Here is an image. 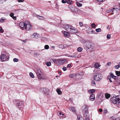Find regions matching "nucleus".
Listing matches in <instances>:
<instances>
[{
  "label": "nucleus",
  "instance_id": "16",
  "mask_svg": "<svg viewBox=\"0 0 120 120\" xmlns=\"http://www.w3.org/2000/svg\"><path fill=\"white\" fill-rule=\"evenodd\" d=\"M80 41L82 43H87L89 42V41H86L85 40L83 39H82L81 40H80Z\"/></svg>",
  "mask_w": 120,
  "mask_h": 120
},
{
  "label": "nucleus",
  "instance_id": "22",
  "mask_svg": "<svg viewBox=\"0 0 120 120\" xmlns=\"http://www.w3.org/2000/svg\"><path fill=\"white\" fill-rule=\"evenodd\" d=\"M70 110L73 112H75V109L74 107L70 108Z\"/></svg>",
  "mask_w": 120,
  "mask_h": 120
},
{
  "label": "nucleus",
  "instance_id": "5",
  "mask_svg": "<svg viewBox=\"0 0 120 120\" xmlns=\"http://www.w3.org/2000/svg\"><path fill=\"white\" fill-rule=\"evenodd\" d=\"M30 22L28 21H27L26 22V24L25 26V28L26 30H30L32 29V26L30 24Z\"/></svg>",
  "mask_w": 120,
  "mask_h": 120
},
{
  "label": "nucleus",
  "instance_id": "57",
  "mask_svg": "<svg viewBox=\"0 0 120 120\" xmlns=\"http://www.w3.org/2000/svg\"><path fill=\"white\" fill-rule=\"evenodd\" d=\"M111 62H108L107 64V65L108 66H110V65Z\"/></svg>",
  "mask_w": 120,
  "mask_h": 120
},
{
  "label": "nucleus",
  "instance_id": "28",
  "mask_svg": "<svg viewBox=\"0 0 120 120\" xmlns=\"http://www.w3.org/2000/svg\"><path fill=\"white\" fill-rule=\"evenodd\" d=\"M116 73V75L118 76H120V71H115Z\"/></svg>",
  "mask_w": 120,
  "mask_h": 120
},
{
  "label": "nucleus",
  "instance_id": "49",
  "mask_svg": "<svg viewBox=\"0 0 120 120\" xmlns=\"http://www.w3.org/2000/svg\"><path fill=\"white\" fill-rule=\"evenodd\" d=\"M62 69L64 71H65L67 70V68L66 67H64Z\"/></svg>",
  "mask_w": 120,
  "mask_h": 120
},
{
  "label": "nucleus",
  "instance_id": "63",
  "mask_svg": "<svg viewBox=\"0 0 120 120\" xmlns=\"http://www.w3.org/2000/svg\"><path fill=\"white\" fill-rule=\"evenodd\" d=\"M3 0H0V4H2L3 3Z\"/></svg>",
  "mask_w": 120,
  "mask_h": 120
},
{
  "label": "nucleus",
  "instance_id": "2",
  "mask_svg": "<svg viewBox=\"0 0 120 120\" xmlns=\"http://www.w3.org/2000/svg\"><path fill=\"white\" fill-rule=\"evenodd\" d=\"M94 80L96 81H99L102 78V76L101 74L98 73H95L94 74Z\"/></svg>",
  "mask_w": 120,
  "mask_h": 120
},
{
  "label": "nucleus",
  "instance_id": "3",
  "mask_svg": "<svg viewBox=\"0 0 120 120\" xmlns=\"http://www.w3.org/2000/svg\"><path fill=\"white\" fill-rule=\"evenodd\" d=\"M78 31L77 29L76 28L70 26V28L68 30V32L71 34H74L77 33Z\"/></svg>",
  "mask_w": 120,
  "mask_h": 120
},
{
  "label": "nucleus",
  "instance_id": "54",
  "mask_svg": "<svg viewBox=\"0 0 120 120\" xmlns=\"http://www.w3.org/2000/svg\"><path fill=\"white\" fill-rule=\"evenodd\" d=\"M83 73L82 72H79V74L80 75H83Z\"/></svg>",
  "mask_w": 120,
  "mask_h": 120
},
{
  "label": "nucleus",
  "instance_id": "32",
  "mask_svg": "<svg viewBox=\"0 0 120 120\" xmlns=\"http://www.w3.org/2000/svg\"><path fill=\"white\" fill-rule=\"evenodd\" d=\"M119 8H115V9L117 12L120 10V3L119 4Z\"/></svg>",
  "mask_w": 120,
  "mask_h": 120
},
{
  "label": "nucleus",
  "instance_id": "39",
  "mask_svg": "<svg viewBox=\"0 0 120 120\" xmlns=\"http://www.w3.org/2000/svg\"><path fill=\"white\" fill-rule=\"evenodd\" d=\"M33 35L35 37H37L38 36V34L36 33H34L33 34Z\"/></svg>",
  "mask_w": 120,
  "mask_h": 120
},
{
  "label": "nucleus",
  "instance_id": "37",
  "mask_svg": "<svg viewBox=\"0 0 120 120\" xmlns=\"http://www.w3.org/2000/svg\"><path fill=\"white\" fill-rule=\"evenodd\" d=\"M113 12H114V13L116 14L117 13V12L115 9V8H113Z\"/></svg>",
  "mask_w": 120,
  "mask_h": 120
},
{
  "label": "nucleus",
  "instance_id": "48",
  "mask_svg": "<svg viewBox=\"0 0 120 120\" xmlns=\"http://www.w3.org/2000/svg\"><path fill=\"white\" fill-rule=\"evenodd\" d=\"M79 24L80 25V26L81 27H82L83 26V23L82 22H79Z\"/></svg>",
  "mask_w": 120,
  "mask_h": 120
},
{
  "label": "nucleus",
  "instance_id": "51",
  "mask_svg": "<svg viewBox=\"0 0 120 120\" xmlns=\"http://www.w3.org/2000/svg\"><path fill=\"white\" fill-rule=\"evenodd\" d=\"M112 78L113 79H117V77L114 75L113 77H112Z\"/></svg>",
  "mask_w": 120,
  "mask_h": 120
},
{
  "label": "nucleus",
  "instance_id": "62",
  "mask_svg": "<svg viewBox=\"0 0 120 120\" xmlns=\"http://www.w3.org/2000/svg\"><path fill=\"white\" fill-rule=\"evenodd\" d=\"M53 61L54 62H57V60H55V59L53 60Z\"/></svg>",
  "mask_w": 120,
  "mask_h": 120
},
{
  "label": "nucleus",
  "instance_id": "53",
  "mask_svg": "<svg viewBox=\"0 0 120 120\" xmlns=\"http://www.w3.org/2000/svg\"><path fill=\"white\" fill-rule=\"evenodd\" d=\"M115 68H117V69H118V68H120V67L119 66V65H116L115 66Z\"/></svg>",
  "mask_w": 120,
  "mask_h": 120
},
{
  "label": "nucleus",
  "instance_id": "33",
  "mask_svg": "<svg viewBox=\"0 0 120 120\" xmlns=\"http://www.w3.org/2000/svg\"><path fill=\"white\" fill-rule=\"evenodd\" d=\"M76 4L77 6L80 7L82 6V4L78 2H76Z\"/></svg>",
  "mask_w": 120,
  "mask_h": 120
},
{
  "label": "nucleus",
  "instance_id": "7",
  "mask_svg": "<svg viewBox=\"0 0 120 120\" xmlns=\"http://www.w3.org/2000/svg\"><path fill=\"white\" fill-rule=\"evenodd\" d=\"M82 107L84 109L82 110V112L83 113H84L88 112V107L86 105H84L82 106Z\"/></svg>",
  "mask_w": 120,
  "mask_h": 120
},
{
  "label": "nucleus",
  "instance_id": "41",
  "mask_svg": "<svg viewBox=\"0 0 120 120\" xmlns=\"http://www.w3.org/2000/svg\"><path fill=\"white\" fill-rule=\"evenodd\" d=\"M21 105V102H19L18 103H16V106L17 105L18 106H20Z\"/></svg>",
  "mask_w": 120,
  "mask_h": 120
},
{
  "label": "nucleus",
  "instance_id": "36",
  "mask_svg": "<svg viewBox=\"0 0 120 120\" xmlns=\"http://www.w3.org/2000/svg\"><path fill=\"white\" fill-rule=\"evenodd\" d=\"M91 26L93 28H95V27L96 25L95 23H93L91 24Z\"/></svg>",
  "mask_w": 120,
  "mask_h": 120
},
{
  "label": "nucleus",
  "instance_id": "6",
  "mask_svg": "<svg viewBox=\"0 0 120 120\" xmlns=\"http://www.w3.org/2000/svg\"><path fill=\"white\" fill-rule=\"evenodd\" d=\"M41 90L43 93L46 95H48L49 93V91L48 89L45 87L41 88Z\"/></svg>",
  "mask_w": 120,
  "mask_h": 120
},
{
  "label": "nucleus",
  "instance_id": "38",
  "mask_svg": "<svg viewBox=\"0 0 120 120\" xmlns=\"http://www.w3.org/2000/svg\"><path fill=\"white\" fill-rule=\"evenodd\" d=\"M18 61V59L17 58H15L13 60V61L14 62H17Z\"/></svg>",
  "mask_w": 120,
  "mask_h": 120
},
{
  "label": "nucleus",
  "instance_id": "45",
  "mask_svg": "<svg viewBox=\"0 0 120 120\" xmlns=\"http://www.w3.org/2000/svg\"><path fill=\"white\" fill-rule=\"evenodd\" d=\"M61 2L65 4L67 3V1L66 0H62Z\"/></svg>",
  "mask_w": 120,
  "mask_h": 120
},
{
  "label": "nucleus",
  "instance_id": "24",
  "mask_svg": "<svg viewBox=\"0 0 120 120\" xmlns=\"http://www.w3.org/2000/svg\"><path fill=\"white\" fill-rule=\"evenodd\" d=\"M67 3L70 4H72L73 3L72 1L70 0H67Z\"/></svg>",
  "mask_w": 120,
  "mask_h": 120
},
{
  "label": "nucleus",
  "instance_id": "55",
  "mask_svg": "<svg viewBox=\"0 0 120 120\" xmlns=\"http://www.w3.org/2000/svg\"><path fill=\"white\" fill-rule=\"evenodd\" d=\"M77 2H82L83 1V0H76Z\"/></svg>",
  "mask_w": 120,
  "mask_h": 120
},
{
  "label": "nucleus",
  "instance_id": "58",
  "mask_svg": "<svg viewBox=\"0 0 120 120\" xmlns=\"http://www.w3.org/2000/svg\"><path fill=\"white\" fill-rule=\"evenodd\" d=\"M99 111L100 112H101L102 111V110L101 109H99Z\"/></svg>",
  "mask_w": 120,
  "mask_h": 120
},
{
  "label": "nucleus",
  "instance_id": "34",
  "mask_svg": "<svg viewBox=\"0 0 120 120\" xmlns=\"http://www.w3.org/2000/svg\"><path fill=\"white\" fill-rule=\"evenodd\" d=\"M95 30L97 32H99L101 31V29L100 28H98L96 29Z\"/></svg>",
  "mask_w": 120,
  "mask_h": 120
},
{
  "label": "nucleus",
  "instance_id": "31",
  "mask_svg": "<svg viewBox=\"0 0 120 120\" xmlns=\"http://www.w3.org/2000/svg\"><path fill=\"white\" fill-rule=\"evenodd\" d=\"M29 75L32 78H34V76L32 72H30L29 73Z\"/></svg>",
  "mask_w": 120,
  "mask_h": 120
},
{
  "label": "nucleus",
  "instance_id": "44",
  "mask_svg": "<svg viewBox=\"0 0 120 120\" xmlns=\"http://www.w3.org/2000/svg\"><path fill=\"white\" fill-rule=\"evenodd\" d=\"M91 83L93 84V86H95L96 85L95 82L94 81H92L91 82Z\"/></svg>",
  "mask_w": 120,
  "mask_h": 120
},
{
  "label": "nucleus",
  "instance_id": "12",
  "mask_svg": "<svg viewBox=\"0 0 120 120\" xmlns=\"http://www.w3.org/2000/svg\"><path fill=\"white\" fill-rule=\"evenodd\" d=\"M89 99L91 101H94L95 99L94 94H91L89 97Z\"/></svg>",
  "mask_w": 120,
  "mask_h": 120
},
{
  "label": "nucleus",
  "instance_id": "21",
  "mask_svg": "<svg viewBox=\"0 0 120 120\" xmlns=\"http://www.w3.org/2000/svg\"><path fill=\"white\" fill-rule=\"evenodd\" d=\"M110 96V95L109 94L106 93L105 94V97L106 98H109Z\"/></svg>",
  "mask_w": 120,
  "mask_h": 120
},
{
  "label": "nucleus",
  "instance_id": "9",
  "mask_svg": "<svg viewBox=\"0 0 120 120\" xmlns=\"http://www.w3.org/2000/svg\"><path fill=\"white\" fill-rule=\"evenodd\" d=\"M87 43L86 44V46L88 49H92L93 47L91 43H90V41H89V42Z\"/></svg>",
  "mask_w": 120,
  "mask_h": 120
},
{
  "label": "nucleus",
  "instance_id": "17",
  "mask_svg": "<svg viewBox=\"0 0 120 120\" xmlns=\"http://www.w3.org/2000/svg\"><path fill=\"white\" fill-rule=\"evenodd\" d=\"M83 120L84 119L81 116L79 115L77 116V120Z\"/></svg>",
  "mask_w": 120,
  "mask_h": 120
},
{
  "label": "nucleus",
  "instance_id": "19",
  "mask_svg": "<svg viewBox=\"0 0 120 120\" xmlns=\"http://www.w3.org/2000/svg\"><path fill=\"white\" fill-rule=\"evenodd\" d=\"M56 91L57 92V93L59 95H60L61 94L62 92L60 89L58 88H57L56 89Z\"/></svg>",
  "mask_w": 120,
  "mask_h": 120
},
{
  "label": "nucleus",
  "instance_id": "29",
  "mask_svg": "<svg viewBox=\"0 0 120 120\" xmlns=\"http://www.w3.org/2000/svg\"><path fill=\"white\" fill-rule=\"evenodd\" d=\"M37 17L39 19H42L44 18V17L41 16H40L39 15H37Z\"/></svg>",
  "mask_w": 120,
  "mask_h": 120
},
{
  "label": "nucleus",
  "instance_id": "30",
  "mask_svg": "<svg viewBox=\"0 0 120 120\" xmlns=\"http://www.w3.org/2000/svg\"><path fill=\"white\" fill-rule=\"evenodd\" d=\"M69 76L70 78H73L75 76V75L74 74H70Z\"/></svg>",
  "mask_w": 120,
  "mask_h": 120
},
{
  "label": "nucleus",
  "instance_id": "60",
  "mask_svg": "<svg viewBox=\"0 0 120 120\" xmlns=\"http://www.w3.org/2000/svg\"><path fill=\"white\" fill-rule=\"evenodd\" d=\"M12 18L14 19V20L16 19V16H14L12 17Z\"/></svg>",
  "mask_w": 120,
  "mask_h": 120
},
{
  "label": "nucleus",
  "instance_id": "61",
  "mask_svg": "<svg viewBox=\"0 0 120 120\" xmlns=\"http://www.w3.org/2000/svg\"><path fill=\"white\" fill-rule=\"evenodd\" d=\"M120 120V118L119 117H117L115 119V120Z\"/></svg>",
  "mask_w": 120,
  "mask_h": 120
},
{
  "label": "nucleus",
  "instance_id": "40",
  "mask_svg": "<svg viewBox=\"0 0 120 120\" xmlns=\"http://www.w3.org/2000/svg\"><path fill=\"white\" fill-rule=\"evenodd\" d=\"M69 57H72V58H77V57H76V55H74L73 56V55L70 56Z\"/></svg>",
  "mask_w": 120,
  "mask_h": 120
},
{
  "label": "nucleus",
  "instance_id": "25",
  "mask_svg": "<svg viewBox=\"0 0 120 120\" xmlns=\"http://www.w3.org/2000/svg\"><path fill=\"white\" fill-rule=\"evenodd\" d=\"M45 64H46L47 66L48 67L49 66L51 65V63L50 62H46Z\"/></svg>",
  "mask_w": 120,
  "mask_h": 120
},
{
  "label": "nucleus",
  "instance_id": "14",
  "mask_svg": "<svg viewBox=\"0 0 120 120\" xmlns=\"http://www.w3.org/2000/svg\"><path fill=\"white\" fill-rule=\"evenodd\" d=\"M26 21H25V23L23 22H21L19 23V25L22 28H24L26 24Z\"/></svg>",
  "mask_w": 120,
  "mask_h": 120
},
{
  "label": "nucleus",
  "instance_id": "26",
  "mask_svg": "<svg viewBox=\"0 0 120 120\" xmlns=\"http://www.w3.org/2000/svg\"><path fill=\"white\" fill-rule=\"evenodd\" d=\"M82 50V48L81 47H78L77 49L78 51L79 52H81Z\"/></svg>",
  "mask_w": 120,
  "mask_h": 120
},
{
  "label": "nucleus",
  "instance_id": "8",
  "mask_svg": "<svg viewBox=\"0 0 120 120\" xmlns=\"http://www.w3.org/2000/svg\"><path fill=\"white\" fill-rule=\"evenodd\" d=\"M83 114H84V117L85 120H90L89 119V115L88 112Z\"/></svg>",
  "mask_w": 120,
  "mask_h": 120
},
{
  "label": "nucleus",
  "instance_id": "10",
  "mask_svg": "<svg viewBox=\"0 0 120 120\" xmlns=\"http://www.w3.org/2000/svg\"><path fill=\"white\" fill-rule=\"evenodd\" d=\"M39 76H38V78L39 79L41 80H44L46 78V76L42 73L39 75Z\"/></svg>",
  "mask_w": 120,
  "mask_h": 120
},
{
  "label": "nucleus",
  "instance_id": "35",
  "mask_svg": "<svg viewBox=\"0 0 120 120\" xmlns=\"http://www.w3.org/2000/svg\"><path fill=\"white\" fill-rule=\"evenodd\" d=\"M44 48L45 49H48L49 48V46L48 45H46L45 46Z\"/></svg>",
  "mask_w": 120,
  "mask_h": 120
},
{
  "label": "nucleus",
  "instance_id": "64",
  "mask_svg": "<svg viewBox=\"0 0 120 120\" xmlns=\"http://www.w3.org/2000/svg\"><path fill=\"white\" fill-rule=\"evenodd\" d=\"M109 79V80L110 82H113V81H112L111 79Z\"/></svg>",
  "mask_w": 120,
  "mask_h": 120
},
{
  "label": "nucleus",
  "instance_id": "18",
  "mask_svg": "<svg viewBox=\"0 0 120 120\" xmlns=\"http://www.w3.org/2000/svg\"><path fill=\"white\" fill-rule=\"evenodd\" d=\"M57 61H60L61 62V64H63L64 63L65 61L64 60H61V59H57Z\"/></svg>",
  "mask_w": 120,
  "mask_h": 120
},
{
  "label": "nucleus",
  "instance_id": "56",
  "mask_svg": "<svg viewBox=\"0 0 120 120\" xmlns=\"http://www.w3.org/2000/svg\"><path fill=\"white\" fill-rule=\"evenodd\" d=\"M19 2H22L24 1V0H17Z\"/></svg>",
  "mask_w": 120,
  "mask_h": 120
},
{
  "label": "nucleus",
  "instance_id": "11",
  "mask_svg": "<svg viewBox=\"0 0 120 120\" xmlns=\"http://www.w3.org/2000/svg\"><path fill=\"white\" fill-rule=\"evenodd\" d=\"M70 25H69L68 24H65L63 25V27L66 30L68 31L70 28Z\"/></svg>",
  "mask_w": 120,
  "mask_h": 120
},
{
  "label": "nucleus",
  "instance_id": "50",
  "mask_svg": "<svg viewBox=\"0 0 120 120\" xmlns=\"http://www.w3.org/2000/svg\"><path fill=\"white\" fill-rule=\"evenodd\" d=\"M14 14L13 13H12L10 14V15L11 17L12 18L14 16Z\"/></svg>",
  "mask_w": 120,
  "mask_h": 120
},
{
  "label": "nucleus",
  "instance_id": "52",
  "mask_svg": "<svg viewBox=\"0 0 120 120\" xmlns=\"http://www.w3.org/2000/svg\"><path fill=\"white\" fill-rule=\"evenodd\" d=\"M5 20V19H4L3 18H1L0 19V21L1 22H3V21Z\"/></svg>",
  "mask_w": 120,
  "mask_h": 120
},
{
  "label": "nucleus",
  "instance_id": "4",
  "mask_svg": "<svg viewBox=\"0 0 120 120\" xmlns=\"http://www.w3.org/2000/svg\"><path fill=\"white\" fill-rule=\"evenodd\" d=\"M120 96L114 97L112 99V102L114 104H117L120 103Z\"/></svg>",
  "mask_w": 120,
  "mask_h": 120
},
{
  "label": "nucleus",
  "instance_id": "42",
  "mask_svg": "<svg viewBox=\"0 0 120 120\" xmlns=\"http://www.w3.org/2000/svg\"><path fill=\"white\" fill-rule=\"evenodd\" d=\"M71 64H69L68 65L67 67V68H69L71 67Z\"/></svg>",
  "mask_w": 120,
  "mask_h": 120
},
{
  "label": "nucleus",
  "instance_id": "47",
  "mask_svg": "<svg viewBox=\"0 0 120 120\" xmlns=\"http://www.w3.org/2000/svg\"><path fill=\"white\" fill-rule=\"evenodd\" d=\"M109 74H110V75L111 77L112 78V77H113L114 76L113 74L112 73L110 72Z\"/></svg>",
  "mask_w": 120,
  "mask_h": 120
},
{
  "label": "nucleus",
  "instance_id": "59",
  "mask_svg": "<svg viewBox=\"0 0 120 120\" xmlns=\"http://www.w3.org/2000/svg\"><path fill=\"white\" fill-rule=\"evenodd\" d=\"M107 79H111V77L110 76H108L107 77Z\"/></svg>",
  "mask_w": 120,
  "mask_h": 120
},
{
  "label": "nucleus",
  "instance_id": "1",
  "mask_svg": "<svg viewBox=\"0 0 120 120\" xmlns=\"http://www.w3.org/2000/svg\"><path fill=\"white\" fill-rule=\"evenodd\" d=\"M8 53L2 54L0 56V61L3 62L4 61L8 60L10 57Z\"/></svg>",
  "mask_w": 120,
  "mask_h": 120
},
{
  "label": "nucleus",
  "instance_id": "13",
  "mask_svg": "<svg viewBox=\"0 0 120 120\" xmlns=\"http://www.w3.org/2000/svg\"><path fill=\"white\" fill-rule=\"evenodd\" d=\"M42 73V72L40 69H37L36 71V74L37 76H39Z\"/></svg>",
  "mask_w": 120,
  "mask_h": 120
},
{
  "label": "nucleus",
  "instance_id": "27",
  "mask_svg": "<svg viewBox=\"0 0 120 120\" xmlns=\"http://www.w3.org/2000/svg\"><path fill=\"white\" fill-rule=\"evenodd\" d=\"M113 8L112 9H110L109 11L108 12V13H110L111 14H112V15H113L114 13L113 12Z\"/></svg>",
  "mask_w": 120,
  "mask_h": 120
},
{
  "label": "nucleus",
  "instance_id": "15",
  "mask_svg": "<svg viewBox=\"0 0 120 120\" xmlns=\"http://www.w3.org/2000/svg\"><path fill=\"white\" fill-rule=\"evenodd\" d=\"M64 34L65 37H68L70 34L68 32L64 31Z\"/></svg>",
  "mask_w": 120,
  "mask_h": 120
},
{
  "label": "nucleus",
  "instance_id": "20",
  "mask_svg": "<svg viewBox=\"0 0 120 120\" xmlns=\"http://www.w3.org/2000/svg\"><path fill=\"white\" fill-rule=\"evenodd\" d=\"M95 91V90L94 89H91L90 90H89L88 92L89 93L91 94V93H94Z\"/></svg>",
  "mask_w": 120,
  "mask_h": 120
},
{
  "label": "nucleus",
  "instance_id": "23",
  "mask_svg": "<svg viewBox=\"0 0 120 120\" xmlns=\"http://www.w3.org/2000/svg\"><path fill=\"white\" fill-rule=\"evenodd\" d=\"M99 65L98 63H95L94 65V67L95 68H98L99 67Z\"/></svg>",
  "mask_w": 120,
  "mask_h": 120
},
{
  "label": "nucleus",
  "instance_id": "46",
  "mask_svg": "<svg viewBox=\"0 0 120 120\" xmlns=\"http://www.w3.org/2000/svg\"><path fill=\"white\" fill-rule=\"evenodd\" d=\"M0 31L1 33H3L4 32V30L2 27H0Z\"/></svg>",
  "mask_w": 120,
  "mask_h": 120
},
{
  "label": "nucleus",
  "instance_id": "43",
  "mask_svg": "<svg viewBox=\"0 0 120 120\" xmlns=\"http://www.w3.org/2000/svg\"><path fill=\"white\" fill-rule=\"evenodd\" d=\"M111 35L110 34H108L107 35V38L108 39H109L110 37H111Z\"/></svg>",
  "mask_w": 120,
  "mask_h": 120
}]
</instances>
